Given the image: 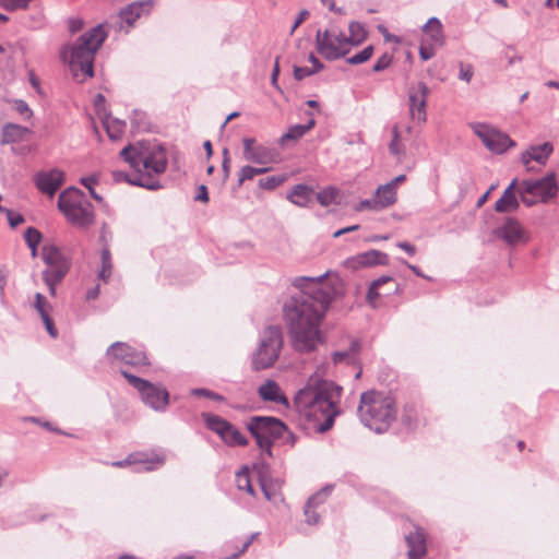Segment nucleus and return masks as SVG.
Instances as JSON below:
<instances>
[{"label": "nucleus", "instance_id": "1", "mask_svg": "<svg viewBox=\"0 0 559 559\" xmlns=\"http://www.w3.org/2000/svg\"><path fill=\"white\" fill-rule=\"evenodd\" d=\"M329 271L320 276H299L293 281L298 292L284 304V319L293 347L299 353H311L322 342L320 324L332 302L331 289L322 288V281Z\"/></svg>", "mask_w": 559, "mask_h": 559}, {"label": "nucleus", "instance_id": "2", "mask_svg": "<svg viewBox=\"0 0 559 559\" xmlns=\"http://www.w3.org/2000/svg\"><path fill=\"white\" fill-rule=\"evenodd\" d=\"M342 391V386L333 381L311 378L295 395L294 407L312 429L323 433L333 427L340 414L337 404Z\"/></svg>", "mask_w": 559, "mask_h": 559}, {"label": "nucleus", "instance_id": "3", "mask_svg": "<svg viewBox=\"0 0 559 559\" xmlns=\"http://www.w3.org/2000/svg\"><path fill=\"white\" fill-rule=\"evenodd\" d=\"M120 156L135 170V174L115 171L116 181H126L151 191L162 188L160 181L156 177L166 171L168 156L166 148L160 143L143 141L136 145L130 144L121 150Z\"/></svg>", "mask_w": 559, "mask_h": 559}, {"label": "nucleus", "instance_id": "4", "mask_svg": "<svg viewBox=\"0 0 559 559\" xmlns=\"http://www.w3.org/2000/svg\"><path fill=\"white\" fill-rule=\"evenodd\" d=\"M361 424L377 433L385 432L397 416L395 399L384 392L367 391L357 409Z\"/></svg>", "mask_w": 559, "mask_h": 559}, {"label": "nucleus", "instance_id": "5", "mask_svg": "<svg viewBox=\"0 0 559 559\" xmlns=\"http://www.w3.org/2000/svg\"><path fill=\"white\" fill-rule=\"evenodd\" d=\"M107 38V33L103 25L92 27L83 33L75 43L69 47V64L76 75L81 71L86 76L94 75L95 55Z\"/></svg>", "mask_w": 559, "mask_h": 559}, {"label": "nucleus", "instance_id": "6", "mask_svg": "<svg viewBox=\"0 0 559 559\" xmlns=\"http://www.w3.org/2000/svg\"><path fill=\"white\" fill-rule=\"evenodd\" d=\"M247 429L255 439L257 445L267 455L272 456L274 441L286 438L295 442L294 435L281 419L273 416H252L247 423Z\"/></svg>", "mask_w": 559, "mask_h": 559}, {"label": "nucleus", "instance_id": "7", "mask_svg": "<svg viewBox=\"0 0 559 559\" xmlns=\"http://www.w3.org/2000/svg\"><path fill=\"white\" fill-rule=\"evenodd\" d=\"M58 209L78 227L87 228L94 223V206L79 188L70 187L62 191L58 198Z\"/></svg>", "mask_w": 559, "mask_h": 559}, {"label": "nucleus", "instance_id": "8", "mask_svg": "<svg viewBox=\"0 0 559 559\" xmlns=\"http://www.w3.org/2000/svg\"><path fill=\"white\" fill-rule=\"evenodd\" d=\"M283 347V333L280 326L265 328L260 336L258 348L252 354V369L255 371L272 367Z\"/></svg>", "mask_w": 559, "mask_h": 559}, {"label": "nucleus", "instance_id": "9", "mask_svg": "<svg viewBox=\"0 0 559 559\" xmlns=\"http://www.w3.org/2000/svg\"><path fill=\"white\" fill-rule=\"evenodd\" d=\"M121 374L130 385L138 390L144 404L156 412H164L169 403V393L166 389L155 385L126 370Z\"/></svg>", "mask_w": 559, "mask_h": 559}, {"label": "nucleus", "instance_id": "10", "mask_svg": "<svg viewBox=\"0 0 559 559\" xmlns=\"http://www.w3.org/2000/svg\"><path fill=\"white\" fill-rule=\"evenodd\" d=\"M202 419L205 427L216 433L226 445H248V439L240 432V430L223 417L212 413H202Z\"/></svg>", "mask_w": 559, "mask_h": 559}, {"label": "nucleus", "instance_id": "11", "mask_svg": "<svg viewBox=\"0 0 559 559\" xmlns=\"http://www.w3.org/2000/svg\"><path fill=\"white\" fill-rule=\"evenodd\" d=\"M40 257L46 264V269L41 273L43 277L63 281L70 270V262L61 250L55 245H45L41 248Z\"/></svg>", "mask_w": 559, "mask_h": 559}, {"label": "nucleus", "instance_id": "12", "mask_svg": "<svg viewBox=\"0 0 559 559\" xmlns=\"http://www.w3.org/2000/svg\"><path fill=\"white\" fill-rule=\"evenodd\" d=\"M471 128L483 144L495 154H502L509 147L515 145V142L508 134L489 124L475 122L471 124Z\"/></svg>", "mask_w": 559, "mask_h": 559}, {"label": "nucleus", "instance_id": "13", "mask_svg": "<svg viewBox=\"0 0 559 559\" xmlns=\"http://www.w3.org/2000/svg\"><path fill=\"white\" fill-rule=\"evenodd\" d=\"M165 455L155 452H134L124 460L111 462L114 467L133 466V472H152L165 464Z\"/></svg>", "mask_w": 559, "mask_h": 559}, {"label": "nucleus", "instance_id": "14", "mask_svg": "<svg viewBox=\"0 0 559 559\" xmlns=\"http://www.w3.org/2000/svg\"><path fill=\"white\" fill-rule=\"evenodd\" d=\"M106 356L110 362L120 361L133 367L148 365L144 352L138 350L123 342L112 343L106 350Z\"/></svg>", "mask_w": 559, "mask_h": 559}, {"label": "nucleus", "instance_id": "15", "mask_svg": "<svg viewBox=\"0 0 559 559\" xmlns=\"http://www.w3.org/2000/svg\"><path fill=\"white\" fill-rule=\"evenodd\" d=\"M524 191L537 197L542 203H547L558 193L559 187L554 173L547 174L539 179L523 180Z\"/></svg>", "mask_w": 559, "mask_h": 559}, {"label": "nucleus", "instance_id": "16", "mask_svg": "<svg viewBox=\"0 0 559 559\" xmlns=\"http://www.w3.org/2000/svg\"><path fill=\"white\" fill-rule=\"evenodd\" d=\"M430 90L424 82H418L417 85H412L408 90L409 114L412 119L424 123L427 120V98Z\"/></svg>", "mask_w": 559, "mask_h": 559}, {"label": "nucleus", "instance_id": "17", "mask_svg": "<svg viewBox=\"0 0 559 559\" xmlns=\"http://www.w3.org/2000/svg\"><path fill=\"white\" fill-rule=\"evenodd\" d=\"M316 46L317 51L329 61L338 60L348 53V49H341L335 45L334 35L328 29L317 32Z\"/></svg>", "mask_w": 559, "mask_h": 559}, {"label": "nucleus", "instance_id": "18", "mask_svg": "<svg viewBox=\"0 0 559 559\" xmlns=\"http://www.w3.org/2000/svg\"><path fill=\"white\" fill-rule=\"evenodd\" d=\"M361 350V344L358 340H352L350 345L345 350H336L332 354V360L335 366L337 365H346L358 367L357 372L355 373V379H359L361 376V368L359 366V354Z\"/></svg>", "mask_w": 559, "mask_h": 559}, {"label": "nucleus", "instance_id": "19", "mask_svg": "<svg viewBox=\"0 0 559 559\" xmlns=\"http://www.w3.org/2000/svg\"><path fill=\"white\" fill-rule=\"evenodd\" d=\"M493 235L510 246L524 240V229L513 217H508L500 227L495 228Z\"/></svg>", "mask_w": 559, "mask_h": 559}, {"label": "nucleus", "instance_id": "20", "mask_svg": "<svg viewBox=\"0 0 559 559\" xmlns=\"http://www.w3.org/2000/svg\"><path fill=\"white\" fill-rule=\"evenodd\" d=\"M389 262V257L386 253L371 249L368 251H365L362 253H359L352 259L347 260V265L353 269L358 267H368V266H374V265H386Z\"/></svg>", "mask_w": 559, "mask_h": 559}, {"label": "nucleus", "instance_id": "21", "mask_svg": "<svg viewBox=\"0 0 559 559\" xmlns=\"http://www.w3.org/2000/svg\"><path fill=\"white\" fill-rule=\"evenodd\" d=\"M64 174L59 169L41 171L36 176V187L43 193L52 197L63 182Z\"/></svg>", "mask_w": 559, "mask_h": 559}, {"label": "nucleus", "instance_id": "22", "mask_svg": "<svg viewBox=\"0 0 559 559\" xmlns=\"http://www.w3.org/2000/svg\"><path fill=\"white\" fill-rule=\"evenodd\" d=\"M154 3V0L133 1L120 11V19L131 27L140 16L150 14Z\"/></svg>", "mask_w": 559, "mask_h": 559}, {"label": "nucleus", "instance_id": "23", "mask_svg": "<svg viewBox=\"0 0 559 559\" xmlns=\"http://www.w3.org/2000/svg\"><path fill=\"white\" fill-rule=\"evenodd\" d=\"M242 143L245 159L255 164H266L270 160V150L262 145H255L254 138H245Z\"/></svg>", "mask_w": 559, "mask_h": 559}, {"label": "nucleus", "instance_id": "24", "mask_svg": "<svg viewBox=\"0 0 559 559\" xmlns=\"http://www.w3.org/2000/svg\"><path fill=\"white\" fill-rule=\"evenodd\" d=\"M552 151V144L549 142L532 145L522 154L521 159L522 163L526 166L527 170H531L532 168L530 167V163L532 160H535L540 165H545Z\"/></svg>", "mask_w": 559, "mask_h": 559}, {"label": "nucleus", "instance_id": "25", "mask_svg": "<svg viewBox=\"0 0 559 559\" xmlns=\"http://www.w3.org/2000/svg\"><path fill=\"white\" fill-rule=\"evenodd\" d=\"M259 396L265 402H273L289 407V401L282 392L278 383L274 380H266L258 389Z\"/></svg>", "mask_w": 559, "mask_h": 559}, {"label": "nucleus", "instance_id": "26", "mask_svg": "<svg viewBox=\"0 0 559 559\" xmlns=\"http://www.w3.org/2000/svg\"><path fill=\"white\" fill-rule=\"evenodd\" d=\"M409 559H421L427 552L426 536L423 530L416 528L405 537Z\"/></svg>", "mask_w": 559, "mask_h": 559}, {"label": "nucleus", "instance_id": "27", "mask_svg": "<svg viewBox=\"0 0 559 559\" xmlns=\"http://www.w3.org/2000/svg\"><path fill=\"white\" fill-rule=\"evenodd\" d=\"M518 186V180L513 179L511 183L503 191L502 195L497 200L495 210L498 213H509L516 211L520 206L519 200L515 195L514 189Z\"/></svg>", "mask_w": 559, "mask_h": 559}, {"label": "nucleus", "instance_id": "28", "mask_svg": "<svg viewBox=\"0 0 559 559\" xmlns=\"http://www.w3.org/2000/svg\"><path fill=\"white\" fill-rule=\"evenodd\" d=\"M330 489L326 487L323 490L311 496L304 508V513L306 516V522L309 525H316L319 523L320 515L317 512V508L325 502V499L329 495Z\"/></svg>", "mask_w": 559, "mask_h": 559}, {"label": "nucleus", "instance_id": "29", "mask_svg": "<svg viewBox=\"0 0 559 559\" xmlns=\"http://www.w3.org/2000/svg\"><path fill=\"white\" fill-rule=\"evenodd\" d=\"M313 195L314 191L312 188L307 185L299 183L294 186L288 192L287 200L297 206L306 207L312 201Z\"/></svg>", "mask_w": 559, "mask_h": 559}, {"label": "nucleus", "instance_id": "30", "mask_svg": "<svg viewBox=\"0 0 559 559\" xmlns=\"http://www.w3.org/2000/svg\"><path fill=\"white\" fill-rule=\"evenodd\" d=\"M29 129L15 123H7L2 127L1 144L23 141L29 133Z\"/></svg>", "mask_w": 559, "mask_h": 559}, {"label": "nucleus", "instance_id": "31", "mask_svg": "<svg viewBox=\"0 0 559 559\" xmlns=\"http://www.w3.org/2000/svg\"><path fill=\"white\" fill-rule=\"evenodd\" d=\"M282 484V480H280L278 478H260V486L265 499L274 503L283 500L281 495Z\"/></svg>", "mask_w": 559, "mask_h": 559}, {"label": "nucleus", "instance_id": "32", "mask_svg": "<svg viewBox=\"0 0 559 559\" xmlns=\"http://www.w3.org/2000/svg\"><path fill=\"white\" fill-rule=\"evenodd\" d=\"M316 124L314 119H310L305 124H295L292 126L286 133H284L280 139V144L284 145L288 141H298L301 139L310 129H312Z\"/></svg>", "mask_w": 559, "mask_h": 559}, {"label": "nucleus", "instance_id": "33", "mask_svg": "<svg viewBox=\"0 0 559 559\" xmlns=\"http://www.w3.org/2000/svg\"><path fill=\"white\" fill-rule=\"evenodd\" d=\"M423 32L429 35L431 41L439 46L444 43V35L442 31V24L438 17H430L428 22L423 26Z\"/></svg>", "mask_w": 559, "mask_h": 559}, {"label": "nucleus", "instance_id": "34", "mask_svg": "<svg viewBox=\"0 0 559 559\" xmlns=\"http://www.w3.org/2000/svg\"><path fill=\"white\" fill-rule=\"evenodd\" d=\"M376 199L380 207L383 210L391 206L396 201V190L392 188V185H383L378 187L374 193Z\"/></svg>", "mask_w": 559, "mask_h": 559}, {"label": "nucleus", "instance_id": "35", "mask_svg": "<svg viewBox=\"0 0 559 559\" xmlns=\"http://www.w3.org/2000/svg\"><path fill=\"white\" fill-rule=\"evenodd\" d=\"M103 124L109 139L114 141L121 139L126 128V122L123 120L118 118H107L103 121Z\"/></svg>", "mask_w": 559, "mask_h": 559}, {"label": "nucleus", "instance_id": "36", "mask_svg": "<svg viewBox=\"0 0 559 559\" xmlns=\"http://www.w3.org/2000/svg\"><path fill=\"white\" fill-rule=\"evenodd\" d=\"M102 267L98 272V278L107 283L111 276L112 263L109 247L107 245L102 248L100 252Z\"/></svg>", "mask_w": 559, "mask_h": 559}, {"label": "nucleus", "instance_id": "37", "mask_svg": "<svg viewBox=\"0 0 559 559\" xmlns=\"http://www.w3.org/2000/svg\"><path fill=\"white\" fill-rule=\"evenodd\" d=\"M349 31V39L352 46H358L360 45L368 36V33L365 28V26L356 21H353L348 25Z\"/></svg>", "mask_w": 559, "mask_h": 559}, {"label": "nucleus", "instance_id": "38", "mask_svg": "<svg viewBox=\"0 0 559 559\" xmlns=\"http://www.w3.org/2000/svg\"><path fill=\"white\" fill-rule=\"evenodd\" d=\"M41 233L36 229L35 227H28L24 233V239L27 243L28 248L31 249L32 257L35 258L38 252V245L41 241Z\"/></svg>", "mask_w": 559, "mask_h": 559}, {"label": "nucleus", "instance_id": "39", "mask_svg": "<svg viewBox=\"0 0 559 559\" xmlns=\"http://www.w3.org/2000/svg\"><path fill=\"white\" fill-rule=\"evenodd\" d=\"M338 198V190L333 187H328L316 193L317 201L322 206H329L331 204H336Z\"/></svg>", "mask_w": 559, "mask_h": 559}, {"label": "nucleus", "instance_id": "40", "mask_svg": "<svg viewBox=\"0 0 559 559\" xmlns=\"http://www.w3.org/2000/svg\"><path fill=\"white\" fill-rule=\"evenodd\" d=\"M417 409L414 404H406L403 409V414L401 417L402 424L408 428L413 429L417 424Z\"/></svg>", "mask_w": 559, "mask_h": 559}, {"label": "nucleus", "instance_id": "41", "mask_svg": "<svg viewBox=\"0 0 559 559\" xmlns=\"http://www.w3.org/2000/svg\"><path fill=\"white\" fill-rule=\"evenodd\" d=\"M131 127L135 132H145L150 130V123L144 112L134 110L131 117Z\"/></svg>", "mask_w": 559, "mask_h": 559}, {"label": "nucleus", "instance_id": "42", "mask_svg": "<svg viewBox=\"0 0 559 559\" xmlns=\"http://www.w3.org/2000/svg\"><path fill=\"white\" fill-rule=\"evenodd\" d=\"M33 307L40 318L50 314V312L52 311L51 304L40 293L35 294V301L33 304Z\"/></svg>", "mask_w": 559, "mask_h": 559}, {"label": "nucleus", "instance_id": "43", "mask_svg": "<svg viewBox=\"0 0 559 559\" xmlns=\"http://www.w3.org/2000/svg\"><path fill=\"white\" fill-rule=\"evenodd\" d=\"M284 175H275L266 178H261L258 181V186L265 190H274L285 181Z\"/></svg>", "mask_w": 559, "mask_h": 559}, {"label": "nucleus", "instance_id": "44", "mask_svg": "<svg viewBox=\"0 0 559 559\" xmlns=\"http://www.w3.org/2000/svg\"><path fill=\"white\" fill-rule=\"evenodd\" d=\"M372 53H373V46L369 45V46L365 47L362 50H360L359 52L347 58L346 61H347V63L353 64V66L361 64V63L368 61L371 58Z\"/></svg>", "mask_w": 559, "mask_h": 559}, {"label": "nucleus", "instance_id": "45", "mask_svg": "<svg viewBox=\"0 0 559 559\" xmlns=\"http://www.w3.org/2000/svg\"><path fill=\"white\" fill-rule=\"evenodd\" d=\"M236 483H237L238 489L245 490L248 493H250L251 496H254V489H253L251 480L249 478V474L246 471L238 472L236 474Z\"/></svg>", "mask_w": 559, "mask_h": 559}, {"label": "nucleus", "instance_id": "46", "mask_svg": "<svg viewBox=\"0 0 559 559\" xmlns=\"http://www.w3.org/2000/svg\"><path fill=\"white\" fill-rule=\"evenodd\" d=\"M389 151L392 155L400 157L404 151L400 146V132L396 126L392 129V140L389 144Z\"/></svg>", "mask_w": 559, "mask_h": 559}, {"label": "nucleus", "instance_id": "47", "mask_svg": "<svg viewBox=\"0 0 559 559\" xmlns=\"http://www.w3.org/2000/svg\"><path fill=\"white\" fill-rule=\"evenodd\" d=\"M518 192L520 194V200L523 204H525L527 207H532L535 204H537L539 199L537 197H532L531 193L524 191V185L521 182L518 187Z\"/></svg>", "mask_w": 559, "mask_h": 559}, {"label": "nucleus", "instance_id": "48", "mask_svg": "<svg viewBox=\"0 0 559 559\" xmlns=\"http://www.w3.org/2000/svg\"><path fill=\"white\" fill-rule=\"evenodd\" d=\"M29 0H0V7L7 11H14L16 9H25Z\"/></svg>", "mask_w": 559, "mask_h": 559}, {"label": "nucleus", "instance_id": "49", "mask_svg": "<svg viewBox=\"0 0 559 559\" xmlns=\"http://www.w3.org/2000/svg\"><path fill=\"white\" fill-rule=\"evenodd\" d=\"M392 59L393 57L389 53H383L378 60L377 62L373 64V68L372 70L374 72H381L385 69H388L391 63H392Z\"/></svg>", "mask_w": 559, "mask_h": 559}, {"label": "nucleus", "instance_id": "50", "mask_svg": "<svg viewBox=\"0 0 559 559\" xmlns=\"http://www.w3.org/2000/svg\"><path fill=\"white\" fill-rule=\"evenodd\" d=\"M14 110L21 115L24 119H29L33 115L29 106L26 102L19 99L14 102Z\"/></svg>", "mask_w": 559, "mask_h": 559}, {"label": "nucleus", "instance_id": "51", "mask_svg": "<svg viewBox=\"0 0 559 559\" xmlns=\"http://www.w3.org/2000/svg\"><path fill=\"white\" fill-rule=\"evenodd\" d=\"M356 210L357 211H362V210L380 211L382 209L380 207L376 197H373L371 199L361 200L359 202V204L357 205Z\"/></svg>", "mask_w": 559, "mask_h": 559}, {"label": "nucleus", "instance_id": "52", "mask_svg": "<svg viewBox=\"0 0 559 559\" xmlns=\"http://www.w3.org/2000/svg\"><path fill=\"white\" fill-rule=\"evenodd\" d=\"M257 176L255 167L243 166L239 173L238 186H241L246 180H251Z\"/></svg>", "mask_w": 559, "mask_h": 559}, {"label": "nucleus", "instance_id": "53", "mask_svg": "<svg viewBox=\"0 0 559 559\" xmlns=\"http://www.w3.org/2000/svg\"><path fill=\"white\" fill-rule=\"evenodd\" d=\"M7 215V218H8V222H9V225L12 227V228H15L17 227L19 225L23 224L24 223V217L22 214L20 213H15L13 212L12 210H5V213Z\"/></svg>", "mask_w": 559, "mask_h": 559}, {"label": "nucleus", "instance_id": "54", "mask_svg": "<svg viewBox=\"0 0 559 559\" xmlns=\"http://www.w3.org/2000/svg\"><path fill=\"white\" fill-rule=\"evenodd\" d=\"M40 319L45 325L47 333L52 338H57L59 335V332H58V329L56 328L55 322H53L52 318L50 317V314L41 317Z\"/></svg>", "mask_w": 559, "mask_h": 559}, {"label": "nucleus", "instance_id": "55", "mask_svg": "<svg viewBox=\"0 0 559 559\" xmlns=\"http://www.w3.org/2000/svg\"><path fill=\"white\" fill-rule=\"evenodd\" d=\"M312 74H316V70H311V68L298 67V66L294 67V78L297 81H301L305 78L310 76Z\"/></svg>", "mask_w": 559, "mask_h": 559}, {"label": "nucleus", "instance_id": "56", "mask_svg": "<svg viewBox=\"0 0 559 559\" xmlns=\"http://www.w3.org/2000/svg\"><path fill=\"white\" fill-rule=\"evenodd\" d=\"M473 74H474V70L471 64L465 66L463 63H460V73H459L460 80L469 83L473 78Z\"/></svg>", "mask_w": 559, "mask_h": 559}, {"label": "nucleus", "instance_id": "57", "mask_svg": "<svg viewBox=\"0 0 559 559\" xmlns=\"http://www.w3.org/2000/svg\"><path fill=\"white\" fill-rule=\"evenodd\" d=\"M9 272L5 266L0 267V298L4 299V292L8 282Z\"/></svg>", "mask_w": 559, "mask_h": 559}, {"label": "nucleus", "instance_id": "58", "mask_svg": "<svg viewBox=\"0 0 559 559\" xmlns=\"http://www.w3.org/2000/svg\"><path fill=\"white\" fill-rule=\"evenodd\" d=\"M278 75H280V63L278 58L275 60V64L271 74V84L282 93V88L278 85Z\"/></svg>", "mask_w": 559, "mask_h": 559}, {"label": "nucleus", "instance_id": "59", "mask_svg": "<svg viewBox=\"0 0 559 559\" xmlns=\"http://www.w3.org/2000/svg\"><path fill=\"white\" fill-rule=\"evenodd\" d=\"M334 43L337 47H341V49H345V45H350V39L343 32H340L338 34L334 35Z\"/></svg>", "mask_w": 559, "mask_h": 559}, {"label": "nucleus", "instance_id": "60", "mask_svg": "<svg viewBox=\"0 0 559 559\" xmlns=\"http://www.w3.org/2000/svg\"><path fill=\"white\" fill-rule=\"evenodd\" d=\"M436 51L433 49V47H427V46H424L421 45L419 47V56L421 58V60L424 61H427L429 59H431L433 56H435Z\"/></svg>", "mask_w": 559, "mask_h": 559}, {"label": "nucleus", "instance_id": "61", "mask_svg": "<svg viewBox=\"0 0 559 559\" xmlns=\"http://www.w3.org/2000/svg\"><path fill=\"white\" fill-rule=\"evenodd\" d=\"M194 200L200 202H209V192L205 185L199 186Z\"/></svg>", "mask_w": 559, "mask_h": 559}, {"label": "nucleus", "instance_id": "62", "mask_svg": "<svg viewBox=\"0 0 559 559\" xmlns=\"http://www.w3.org/2000/svg\"><path fill=\"white\" fill-rule=\"evenodd\" d=\"M44 283L47 285L49 295L51 297H56L57 295V285L60 284L62 281H55L51 278L43 277Z\"/></svg>", "mask_w": 559, "mask_h": 559}, {"label": "nucleus", "instance_id": "63", "mask_svg": "<svg viewBox=\"0 0 559 559\" xmlns=\"http://www.w3.org/2000/svg\"><path fill=\"white\" fill-rule=\"evenodd\" d=\"M98 181V177L96 175H92V176H88V177H82L80 179V182L87 189L90 190V188H94V185L97 183Z\"/></svg>", "mask_w": 559, "mask_h": 559}, {"label": "nucleus", "instance_id": "64", "mask_svg": "<svg viewBox=\"0 0 559 559\" xmlns=\"http://www.w3.org/2000/svg\"><path fill=\"white\" fill-rule=\"evenodd\" d=\"M379 289L380 288H373L372 283L370 284L368 292H367V300L369 304H373L374 300L380 297L381 294L379 293Z\"/></svg>", "mask_w": 559, "mask_h": 559}]
</instances>
